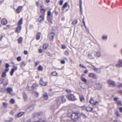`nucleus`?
<instances>
[{
  "instance_id": "1",
  "label": "nucleus",
  "mask_w": 122,
  "mask_h": 122,
  "mask_svg": "<svg viewBox=\"0 0 122 122\" xmlns=\"http://www.w3.org/2000/svg\"><path fill=\"white\" fill-rule=\"evenodd\" d=\"M67 115L72 119H77L79 121L81 120L80 118L78 117V113L77 112H74L71 113L68 112H67Z\"/></svg>"
},
{
  "instance_id": "2",
  "label": "nucleus",
  "mask_w": 122,
  "mask_h": 122,
  "mask_svg": "<svg viewBox=\"0 0 122 122\" xmlns=\"http://www.w3.org/2000/svg\"><path fill=\"white\" fill-rule=\"evenodd\" d=\"M68 99L72 101H74L76 100L75 96L73 94H70L68 95Z\"/></svg>"
},
{
  "instance_id": "3",
  "label": "nucleus",
  "mask_w": 122,
  "mask_h": 122,
  "mask_svg": "<svg viewBox=\"0 0 122 122\" xmlns=\"http://www.w3.org/2000/svg\"><path fill=\"white\" fill-rule=\"evenodd\" d=\"M92 70H94V71L97 73H100L101 71V69L100 68H97L94 66L92 65V66L90 67Z\"/></svg>"
},
{
  "instance_id": "4",
  "label": "nucleus",
  "mask_w": 122,
  "mask_h": 122,
  "mask_svg": "<svg viewBox=\"0 0 122 122\" xmlns=\"http://www.w3.org/2000/svg\"><path fill=\"white\" fill-rule=\"evenodd\" d=\"M94 56L98 58H99L101 57L102 56V54L100 51H96L94 54Z\"/></svg>"
},
{
  "instance_id": "5",
  "label": "nucleus",
  "mask_w": 122,
  "mask_h": 122,
  "mask_svg": "<svg viewBox=\"0 0 122 122\" xmlns=\"http://www.w3.org/2000/svg\"><path fill=\"white\" fill-rule=\"evenodd\" d=\"M95 87L99 90L101 89L102 87V85L99 83H97L95 85Z\"/></svg>"
},
{
  "instance_id": "6",
  "label": "nucleus",
  "mask_w": 122,
  "mask_h": 122,
  "mask_svg": "<svg viewBox=\"0 0 122 122\" xmlns=\"http://www.w3.org/2000/svg\"><path fill=\"white\" fill-rule=\"evenodd\" d=\"M108 83L110 86L114 87L115 86V82L112 80H109L108 81Z\"/></svg>"
},
{
  "instance_id": "7",
  "label": "nucleus",
  "mask_w": 122,
  "mask_h": 122,
  "mask_svg": "<svg viewBox=\"0 0 122 122\" xmlns=\"http://www.w3.org/2000/svg\"><path fill=\"white\" fill-rule=\"evenodd\" d=\"M116 66L118 67H120L122 66V60L119 59L118 61V63L116 64Z\"/></svg>"
},
{
  "instance_id": "8",
  "label": "nucleus",
  "mask_w": 122,
  "mask_h": 122,
  "mask_svg": "<svg viewBox=\"0 0 122 122\" xmlns=\"http://www.w3.org/2000/svg\"><path fill=\"white\" fill-rule=\"evenodd\" d=\"M44 14L41 15L38 18V21L40 23L43 22L44 20Z\"/></svg>"
},
{
  "instance_id": "9",
  "label": "nucleus",
  "mask_w": 122,
  "mask_h": 122,
  "mask_svg": "<svg viewBox=\"0 0 122 122\" xmlns=\"http://www.w3.org/2000/svg\"><path fill=\"white\" fill-rule=\"evenodd\" d=\"M43 114V113L41 112L35 113L32 115V116L33 117H37L39 115H41Z\"/></svg>"
},
{
  "instance_id": "10",
  "label": "nucleus",
  "mask_w": 122,
  "mask_h": 122,
  "mask_svg": "<svg viewBox=\"0 0 122 122\" xmlns=\"http://www.w3.org/2000/svg\"><path fill=\"white\" fill-rule=\"evenodd\" d=\"M55 34L53 32L51 33L49 35V37L51 41L53 40L54 38Z\"/></svg>"
},
{
  "instance_id": "11",
  "label": "nucleus",
  "mask_w": 122,
  "mask_h": 122,
  "mask_svg": "<svg viewBox=\"0 0 122 122\" xmlns=\"http://www.w3.org/2000/svg\"><path fill=\"white\" fill-rule=\"evenodd\" d=\"M43 78H41L40 81V83L41 85L43 86H46L47 84V82H44L43 80Z\"/></svg>"
},
{
  "instance_id": "12",
  "label": "nucleus",
  "mask_w": 122,
  "mask_h": 122,
  "mask_svg": "<svg viewBox=\"0 0 122 122\" xmlns=\"http://www.w3.org/2000/svg\"><path fill=\"white\" fill-rule=\"evenodd\" d=\"M89 76L93 78H97V76L95 74L93 73H90L89 74Z\"/></svg>"
},
{
  "instance_id": "13",
  "label": "nucleus",
  "mask_w": 122,
  "mask_h": 122,
  "mask_svg": "<svg viewBox=\"0 0 122 122\" xmlns=\"http://www.w3.org/2000/svg\"><path fill=\"white\" fill-rule=\"evenodd\" d=\"M17 69V67L16 66H14V68L11 69V71L10 72V75L11 76H12L14 72Z\"/></svg>"
},
{
  "instance_id": "14",
  "label": "nucleus",
  "mask_w": 122,
  "mask_h": 122,
  "mask_svg": "<svg viewBox=\"0 0 122 122\" xmlns=\"http://www.w3.org/2000/svg\"><path fill=\"white\" fill-rule=\"evenodd\" d=\"M34 108V106H30L27 109V111L28 112H29L33 110Z\"/></svg>"
},
{
  "instance_id": "15",
  "label": "nucleus",
  "mask_w": 122,
  "mask_h": 122,
  "mask_svg": "<svg viewBox=\"0 0 122 122\" xmlns=\"http://www.w3.org/2000/svg\"><path fill=\"white\" fill-rule=\"evenodd\" d=\"M26 89L28 91H30L32 89V87L30 83L28 84Z\"/></svg>"
},
{
  "instance_id": "16",
  "label": "nucleus",
  "mask_w": 122,
  "mask_h": 122,
  "mask_svg": "<svg viewBox=\"0 0 122 122\" xmlns=\"http://www.w3.org/2000/svg\"><path fill=\"white\" fill-rule=\"evenodd\" d=\"M43 97L44 100H47L48 99V97L47 94L46 92H44L43 94Z\"/></svg>"
},
{
  "instance_id": "17",
  "label": "nucleus",
  "mask_w": 122,
  "mask_h": 122,
  "mask_svg": "<svg viewBox=\"0 0 122 122\" xmlns=\"http://www.w3.org/2000/svg\"><path fill=\"white\" fill-rule=\"evenodd\" d=\"M24 114V112H21L18 113L17 115H15V117H20L23 115Z\"/></svg>"
},
{
  "instance_id": "18",
  "label": "nucleus",
  "mask_w": 122,
  "mask_h": 122,
  "mask_svg": "<svg viewBox=\"0 0 122 122\" xmlns=\"http://www.w3.org/2000/svg\"><path fill=\"white\" fill-rule=\"evenodd\" d=\"M1 23L4 25H5L7 24V21L5 19H3L1 21Z\"/></svg>"
},
{
  "instance_id": "19",
  "label": "nucleus",
  "mask_w": 122,
  "mask_h": 122,
  "mask_svg": "<svg viewBox=\"0 0 122 122\" xmlns=\"http://www.w3.org/2000/svg\"><path fill=\"white\" fill-rule=\"evenodd\" d=\"M22 7L21 6H20L18 7L16 10V11L18 13H19L21 11Z\"/></svg>"
},
{
  "instance_id": "20",
  "label": "nucleus",
  "mask_w": 122,
  "mask_h": 122,
  "mask_svg": "<svg viewBox=\"0 0 122 122\" xmlns=\"http://www.w3.org/2000/svg\"><path fill=\"white\" fill-rule=\"evenodd\" d=\"M49 44L48 43H46L43 46V48L45 50L47 49L48 47Z\"/></svg>"
},
{
  "instance_id": "21",
  "label": "nucleus",
  "mask_w": 122,
  "mask_h": 122,
  "mask_svg": "<svg viewBox=\"0 0 122 122\" xmlns=\"http://www.w3.org/2000/svg\"><path fill=\"white\" fill-rule=\"evenodd\" d=\"M81 102H83L84 101L85 99L84 97L82 95H80L79 96Z\"/></svg>"
},
{
  "instance_id": "22",
  "label": "nucleus",
  "mask_w": 122,
  "mask_h": 122,
  "mask_svg": "<svg viewBox=\"0 0 122 122\" xmlns=\"http://www.w3.org/2000/svg\"><path fill=\"white\" fill-rule=\"evenodd\" d=\"M93 108H92L89 107H86V110L87 112H91L92 111Z\"/></svg>"
},
{
  "instance_id": "23",
  "label": "nucleus",
  "mask_w": 122,
  "mask_h": 122,
  "mask_svg": "<svg viewBox=\"0 0 122 122\" xmlns=\"http://www.w3.org/2000/svg\"><path fill=\"white\" fill-rule=\"evenodd\" d=\"M40 38V33H37L36 36V39L37 40H39Z\"/></svg>"
},
{
  "instance_id": "24",
  "label": "nucleus",
  "mask_w": 122,
  "mask_h": 122,
  "mask_svg": "<svg viewBox=\"0 0 122 122\" xmlns=\"http://www.w3.org/2000/svg\"><path fill=\"white\" fill-rule=\"evenodd\" d=\"M40 8L41 10V11L42 13H44L46 10V9L43 8L42 6H40Z\"/></svg>"
},
{
  "instance_id": "25",
  "label": "nucleus",
  "mask_w": 122,
  "mask_h": 122,
  "mask_svg": "<svg viewBox=\"0 0 122 122\" xmlns=\"http://www.w3.org/2000/svg\"><path fill=\"white\" fill-rule=\"evenodd\" d=\"M6 91L7 93H10L12 91V88L9 87L6 89Z\"/></svg>"
},
{
  "instance_id": "26",
  "label": "nucleus",
  "mask_w": 122,
  "mask_h": 122,
  "mask_svg": "<svg viewBox=\"0 0 122 122\" xmlns=\"http://www.w3.org/2000/svg\"><path fill=\"white\" fill-rule=\"evenodd\" d=\"M61 100L62 103H64L66 101V98L64 96H62L61 98Z\"/></svg>"
},
{
  "instance_id": "27",
  "label": "nucleus",
  "mask_w": 122,
  "mask_h": 122,
  "mask_svg": "<svg viewBox=\"0 0 122 122\" xmlns=\"http://www.w3.org/2000/svg\"><path fill=\"white\" fill-rule=\"evenodd\" d=\"M23 95L25 100H26L27 99V97L26 94L25 93H24L23 94Z\"/></svg>"
},
{
  "instance_id": "28",
  "label": "nucleus",
  "mask_w": 122,
  "mask_h": 122,
  "mask_svg": "<svg viewBox=\"0 0 122 122\" xmlns=\"http://www.w3.org/2000/svg\"><path fill=\"white\" fill-rule=\"evenodd\" d=\"M67 5V4L66 2L64 4L63 6L62 7V10H64V8L66 7Z\"/></svg>"
},
{
  "instance_id": "29",
  "label": "nucleus",
  "mask_w": 122,
  "mask_h": 122,
  "mask_svg": "<svg viewBox=\"0 0 122 122\" xmlns=\"http://www.w3.org/2000/svg\"><path fill=\"white\" fill-rule=\"evenodd\" d=\"M90 102L91 104H94V105H95V103H94V101L93 99V98L92 97L90 98Z\"/></svg>"
},
{
  "instance_id": "30",
  "label": "nucleus",
  "mask_w": 122,
  "mask_h": 122,
  "mask_svg": "<svg viewBox=\"0 0 122 122\" xmlns=\"http://www.w3.org/2000/svg\"><path fill=\"white\" fill-rule=\"evenodd\" d=\"M22 41V37H20L18 39V42L19 44H20L21 43Z\"/></svg>"
},
{
  "instance_id": "31",
  "label": "nucleus",
  "mask_w": 122,
  "mask_h": 122,
  "mask_svg": "<svg viewBox=\"0 0 122 122\" xmlns=\"http://www.w3.org/2000/svg\"><path fill=\"white\" fill-rule=\"evenodd\" d=\"M81 79L82 81L83 82H87V80L84 77H81Z\"/></svg>"
},
{
  "instance_id": "32",
  "label": "nucleus",
  "mask_w": 122,
  "mask_h": 122,
  "mask_svg": "<svg viewBox=\"0 0 122 122\" xmlns=\"http://www.w3.org/2000/svg\"><path fill=\"white\" fill-rule=\"evenodd\" d=\"M22 18H21L19 21L18 22V25H20L22 23Z\"/></svg>"
},
{
  "instance_id": "33",
  "label": "nucleus",
  "mask_w": 122,
  "mask_h": 122,
  "mask_svg": "<svg viewBox=\"0 0 122 122\" xmlns=\"http://www.w3.org/2000/svg\"><path fill=\"white\" fill-rule=\"evenodd\" d=\"M37 85L36 83H34L31 86L32 87V89L36 88L37 87Z\"/></svg>"
},
{
  "instance_id": "34",
  "label": "nucleus",
  "mask_w": 122,
  "mask_h": 122,
  "mask_svg": "<svg viewBox=\"0 0 122 122\" xmlns=\"http://www.w3.org/2000/svg\"><path fill=\"white\" fill-rule=\"evenodd\" d=\"M107 36L103 35L102 37V39L103 40H107Z\"/></svg>"
},
{
  "instance_id": "35",
  "label": "nucleus",
  "mask_w": 122,
  "mask_h": 122,
  "mask_svg": "<svg viewBox=\"0 0 122 122\" xmlns=\"http://www.w3.org/2000/svg\"><path fill=\"white\" fill-rule=\"evenodd\" d=\"M21 28V27L20 26H18L16 29V31L18 32H19L20 31V30Z\"/></svg>"
},
{
  "instance_id": "36",
  "label": "nucleus",
  "mask_w": 122,
  "mask_h": 122,
  "mask_svg": "<svg viewBox=\"0 0 122 122\" xmlns=\"http://www.w3.org/2000/svg\"><path fill=\"white\" fill-rule=\"evenodd\" d=\"M9 120H5V122H12L13 121V119L11 117L9 118Z\"/></svg>"
},
{
  "instance_id": "37",
  "label": "nucleus",
  "mask_w": 122,
  "mask_h": 122,
  "mask_svg": "<svg viewBox=\"0 0 122 122\" xmlns=\"http://www.w3.org/2000/svg\"><path fill=\"white\" fill-rule=\"evenodd\" d=\"M77 22V20H75L72 22V24L74 25H75Z\"/></svg>"
},
{
  "instance_id": "38",
  "label": "nucleus",
  "mask_w": 122,
  "mask_h": 122,
  "mask_svg": "<svg viewBox=\"0 0 122 122\" xmlns=\"http://www.w3.org/2000/svg\"><path fill=\"white\" fill-rule=\"evenodd\" d=\"M20 65L21 67H22L24 66L25 65V64L24 62L23 61L21 63Z\"/></svg>"
},
{
  "instance_id": "39",
  "label": "nucleus",
  "mask_w": 122,
  "mask_h": 122,
  "mask_svg": "<svg viewBox=\"0 0 122 122\" xmlns=\"http://www.w3.org/2000/svg\"><path fill=\"white\" fill-rule=\"evenodd\" d=\"M38 69L40 71H42L43 69V68L42 66L40 65L38 67Z\"/></svg>"
},
{
  "instance_id": "40",
  "label": "nucleus",
  "mask_w": 122,
  "mask_h": 122,
  "mask_svg": "<svg viewBox=\"0 0 122 122\" xmlns=\"http://www.w3.org/2000/svg\"><path fill=\"white\" fill-rule=\"evenodd\" d=\"M57 74V73L55 71H54L52 72V75L53 76H56Z\"/></svg>"
},
{
  "instance_id": "41",
  "label": "nucleus",
  "mask_w": 122,
  "mask_h": 122,
  "mask_svg": "<svg viewBox=\"0 0 122 122\" xmlns=\"http://www.w3.org/2000/svg\"><path fill=\"white\" fill-rule=\"evenodd\" d=\"M8 79H7V80L5 82V83L3 84V86H6L8 84Z\"/></svg>"
},
{
  "instance_id": "42",
  "label": "nucleus",
  "mask_w": 122,
  "mask_h": 122,
  "mask_svg": "<svg viewBox=\"0 0 122 122\" xmlns=\"http://www.w3.org/2000/svg\"><path fill=\"white\" fill-rule=\"evenodd\" d=\"M6 75V74L5 72H4L2 74L1 76L2 77H4Z\"/></svg>"
},
{
  "instance_id": "43",
  "label": "nucleus",
  "mask_w": 122,
  "mask_h": 122,
  "mask_svg": "<svg viewBox=\"0 0 122 122\" xmlns=\"http://www.w3.org/2000/svg\"><path fill=\"white\" fill-rule=\"evenodd\" d=\"M3 106L5 107H7L8 106L7 103L6 102H4L3 103Z\"/></svg>"
},
{
  "instance_id": "44",
  "label": "nucleus",
  "mask_w": 122,
  "mask_h": 122,
  "mask_svg": "<svg viewBox=\"0 0 122 122\" xmlns=\"http://www.w3.org/2000/svg\"><path fill=\"white\" fill-rule=\"evenodd\" d=\"M15 102V100H14V99H13V98L11 99L10 100V103L12 104H13Z\"/></svg>"
},
{
  "instance_id": "45",
  "label": "nucleus",
  "mask_w": 122,
  "mask_h": 122,
  "mask_svg": "<svg viewBox=\"0 0 122 122\" xmlns=\"http://www.w3.org/2000/svg\"><path fill=\"white\" fill-rule=\"evenodd\" d=\"M47 20L49 22L51 23H52V22L51 21V19L48 16L47 17Z\"/></svg>"
},
{
  "instance_id": "46",
  "label": "nucleus",
  "mask_w": 122,
  "mask_h": 122,
  "mask_svg": "<svg viewBox=\"0 0 122 122\" xmlns=\"http://www.w3.org/2000/svg\"><path fill=\"white\" fill-rule=\"evenodd\" d=\"M64 54L66 56H68L69 55V53L68 51H65Z\"/></svg>"
},
{
  "instance_id": "47",
  "label": "nucleus",
  "mask_w": 122,
  "mask_h": 122,
  "mask_svg": "<svg viewBox=\"0 0 122 122\" xmlns=\"http://www.w3.org/2000/svg\"><path fill=\"white\" fill-rule=\"evenodd\" d=\"M4 79L2 78H0V84H1L3 83V82Z\"/></svg>"
},
{
  "instance_id": "48",
  "label": "nucleus",
  "mask_w": 122,
  "mask_h": 122,
  "mask_svg": "<svg viewBox=\"0 0 122 122\" xmlns=\"http://www.w3.org/2000/svg\"><path fill=\"white\" fill-rule=\"evenodd\" d=\"M117 104L118 105H122V104L121 103V102L120 101H118L117 102Z\"/></svg>"
},
{
  "instance_id": "49",
  "label": "nucleus",
  "mask_w": 122,
  "mask_h": 122,
  "mask_svg": "<svg viewBox=\"0 0 122 122\" xmlns=\"http://www.w3.org/2000/svg\"><path fill=\"white\" fill-rule=\"evenodd\" d=\"M35 96L36 97H38L39 96V94L38 92H35Z\"/></svg>"
},
{
  "instance_id": "50",
  "label": "nucleus",
  "mask_w": 122,
  "mask_h": 122,
  "mask_svg": "<svg viewBox=\"0 0 122 122\" xmlns=\"http://www.w3.org/2000/svg\"><path fill=\"white\" fill-rule=\"evenodd\" d=\"M60 100L58 99L56 100V101L57 102V103L58 104H60Z\"/></svg>"
},
{
  "instance_id": "51",
  "label": "nucleus",
  "mask_w": 122,
  "mask_h": 122,
  "mask_svg": "<svg viewBox=\"0 0 122 122\" xmlns=\"http://www.w3.org/2000/svg\"><path fill=\"white\" fill-rule=\"evenodd\" d=\"M17 61H20L21 59V57L20 56L18 57L17 58Z\"/></svg>"
},
{
  "instance_id": "52",
  "label": "nucleus",
  "mask_w": 122,
  "mask_h": 122,
  "mask_svg": "<svg viewBox=\"0 0 122 122\" xmlns=\"http://www.w3.org/2000/svg\"><path fill=\"white\" fill-rule=\"evenodd\" d=\"M81 108L83 110H86V107L85 106H83L81 107Z\"/></svg>"
},
{
  "instance_id": "53",
  "label": "nucleus",
  "mask_w": 122,
  "mask_h": 122,
  "mask_svg": "<svg viewBox=\"0 0 122 122\" xmlns=\"http://www.w3.org/2000/svg\"><path fill=\"white\" fill-rule=\"evenodd\" d=\"M51 13L50 11H49L48 12L47 15L48 16H49L51 15Z\"/></svg>"
},
{
  "instance_id": "54",
  "label": "nucleus",
  "mask_w": 122,
  "mask_h": 122,
  "mask_svg": "<svg viewBox=\"0 0 122 122\" xmlns=\"http://www.w3.org/2000/svg\"><path fill=\"white\" fill-rule=\"evenodd\" d=\"M63 2V1L62 0H61L60 1V4L61 5H62V3Z\"/></svg>"
},
{
  "instance_id": "55",
  "label": "nucleus",
  "mask_w": 122,
  "mask_h": 122,
  "mask_svg": "<svg viewBox=\"0 0 122 122\" xmlns=\"http://www.w3.org/2000/svg\"><path fill=\"white\" fill-rule=\"evenodd\" d=\"M14 113V111H11L10 113V114L12 115H13Z\"/></svg>"
},
{
  "instance_id": "56",
  "label": "nucleus",
  "mask_w": 122,
  "mask_h": 122,
  "mask_svg": "<svg viewBox=\"0 0 122 122\" xmlns=\"http://www.w3.org/2000/svg\"><path fill=\"white\" fill-rule=\"evenodd\" d=\"M118 86L119 88H121L122 87V84L120 83L119 84Z\"/></svg>"
},
{
  "instance_id": "57",
  "label": "nucleus",
  "mask_w": 122,
  "mask_h": 122,
  "mask_svg": "<svg viewBox=\"0 0 122 122\" xmlns=\"http://www.w3.org/2000/svg\"><path fill=\"white\" fill-rule=\"evenodd\" d=\"M5 66L6 68H7L9 67V65L7 63H6L5 65Z\"/></svg>"
},
{
  "instance_id": "58",
  "label": "nucleus",
  "mask_w": 122,
  "mask_h": 122,
  "mask_svg": "<svg viewBox=\"0 0 122 122\" xmlns=\"http://www.w3.org/2000/svg\"><path fill=\"white\" fill-rule=\"evenodd\" d=\"M42 50L41 49H40L39 50V52L40 53H41L42 52Z\"/></svg>"
},
{
  "instance_id": "59",
  "label": "nucleus",
  "mask_w": 122,
  "mask_h": 122,
  "mask_svg": "<svg viewBox=\"0 0 122 122\" xmlns=\"http://www.w3.org/2000/svg\"><path fill=\"white\" fill-rule=\"evenodd\" d=\"M116 114L117 116L118 117L119 116H120V114H119V112H118L117 111L116 112Z\"/></svg>"
},
{
  "instance_id": "60",
  "label": "nucleus",
  "mask_w": 122,
  "mask_h": 122,
  "mask_svg": "<svg viewBox=\"0 0 122 122\" xmlns=\"http://www.w3.org/2000/svg\"><path fill=\"white\" fill-rule=\"evenodd\" d=\"M66 91L67 92H71V90L69 89H66Z\"/></svg>"
},
{
  "instance_id": "61",
  "label": "nucleus",
  "mask_w": 122,
  "mask_h": 122,
  "mask_svg": "<svg viewBox=\"0 0 122 122\" xmlns=\"http://www.w3.org/2000/svg\"><path fill=\"white\" fill-rule=\"evenodd\" d=\"M62 48L63 49H64L66 48V46L64 45H62Z\"/></svg>"
},
{
  "instance_id": "62",
  "label": "nucleus",
  "mask_w": 122,
  "mask_h": 122,
  "mask_svg": "<svg viewBox=\"0 0 122 122\" xmlns=\"http://www.w3.org/2000/svg\"><path fill=\"white\" fill-rule=\"evenodd\" d=\"M61 63L62 64H64L65 63V61L64 60H61Z\"/></svg>"
},
{
  "instance_id": "63",
  "label": "nucleus",
  "mask_w": 122,
  "mask_h": 122,
  "mask_svg": "<svg viewBox=\"0 0 122 122\" xmlns=\"http://www.w3.org/2000/svg\"><path fill=\"white\" fill-rule=\"evenodd\" d=\"M80 114L81 116H82L84 117H86V116L83 113H81Z\"/></svg>"
},
{
  "instance_id": "64",
  "label": "nucleus",
  "mask_w": 122,
  "mask_h": 122,
  "mask_svg": "<svg viewBox=\"0 0 122 122\" xmlns=\"http://www.w3.org/2000/svg\"><path fill=\"white\" fill-rule=\"evenodd\" d=\"M39 62L38 61H37L35 63V66H37L39 64Z\"/></svg>"
}]
</instances>
